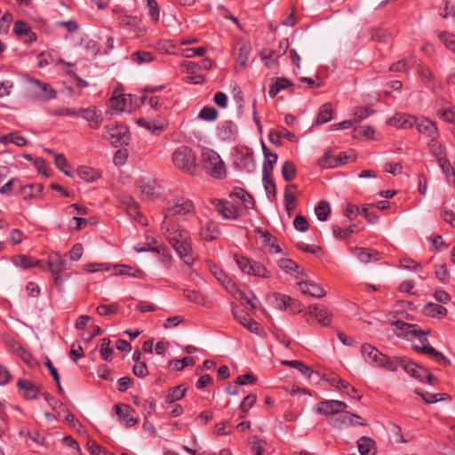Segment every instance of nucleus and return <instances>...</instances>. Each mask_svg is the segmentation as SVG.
<instances>
[{
  "label": "nucleus",
  "instance_id": "nucleus-33",
  "mask_svg": "<svg viewBox=\"0 0 455 455\" xmlns=\"http://www.w3.org/2000/svg\"><path fill=\"white\" fill-rule=\"evenodd\" d=\"M331 384L339 390L346 391L347 394L353 398H355L357 400H360L362 398V395L355 396L354 395L357 393V389L340 378H333L331 380Z\"/></svg>",
  "mask_w": 455,
  "mask_h": 455
},
{
  "label": "nucleus",
  "instance_id": "nucleus-26",
  "mask_svg": "<svg viewBox=\"0 0 455 455\" xmlns=\"http://www.w3.org/2000/svg\"><path fill=\"white\" fill-rule=\"evenodd\" d=\"M13 31L18 36L23 37L26 42L36 40V34L31 32L30 27L22 20L15 22Z\"/></svg>",
  "mask_w": 455,
  "mask_h": 455
},
{
  "label": "nucleus",
  "instance_id": "nucleus-11",
  "mask_svg": "<svg viewBox=\"0 0 455 455\" xmlns=\"http://www.w3.org/2000/svg\"><path fill=\"white\" fill-rule=\"evenodd\" d=\"M329 424L337 428H343L347 426H366V421L355 413L349 411H344L343 415H339L336 418H331Z\"/></svg>",
  "mask_w": 455,
  "mask_h": 455
},
{
  "label": "nucleus",
  "instance_id": "nucleus-50",
  "mask_svg": "<svg viewBox=\"0 0 455 455\" xmlns=\"http://www.w3.org/2000/svg\"><path fill=\"white\" fill-rule=\"evenodd\" d=\"M392 38V34L385 28H374L371 32V39L376 42L387 43Z\"/></svg>",
  "mask_w": 455,
  "mask_h": 455
},
{
  "label": "nucleus",
  "instance_id": "nucleus-25",
  "mask_svg": "<svg viewBox=\"0 0 455 455\" xmlns=\"http://www.w3.org/2000/svg\"><path fill=\"white\" fill-rule=\"evenodd\" d=\"M422 312L428 317L442 318L447 315V309L442 305L429 302L423 307Z\"/></svg>",
  "mask_w": 455,
  "mask_h": 455
},
{
  "label": "nucleus",
  "instance_id": "nucleus-36",
  "mask_svg": "<svg viewBox=\"0 0 455 455\" xmlns=\"http://www.w3.org/2000/svg\"><path fill=\"white\" fill-rule=\"evenodd\" d=\"M142 196L151 198L158 195L157 187L155 181L143 182L139 185Z\"/></svg>",
  "mask_w": 455,
  "mask_h": 455
},
{
  "label": "nucleus",
  "instance_id": "nucleus-61",
  "mask_svg": "<svg viewBox=\"0 0 455 455\" xmlns=\"http://www.w3.org/2000/svg\"><path fill=\"white\" fill-rule=\"evenodd\" d=\"M372 113H374V110L369 108L368 107H357L354 109L353 120L355 123L360 122L368 117Z\"/></svg>",
  "mask_w": 455,
  "mask_h": 455
},
{
  "label": "nucleus",
  "instance_id": "nucleus-20",
  "mask_svg": "<svg viewBox=\"0 0 455 455\" xmlns=\"http://www.w3.org/2000/svg\"><path fill=\"white\" fill-rule=\"evenodd\" d=\"M418 117L407 114H396L389 120V124L398 128L408 129L415 126Z\"/></svg>",
  "mask_w": 455,
  "mask_h": 455
},
{
  "label": "nucleus",
  "instance_id": "nucleus-7",
  "mask_svg": "<svg viewBox=\"0 0 455 455\" xmlns=\"http://www.w3.org/2000/svg\"><path fill=\"white\" fill-rule=\"evenodd\" d=\"M109 143L116 148L126 146L129 144L130 133L125 125L113 124L105 127Z\"/></svg>",
  "mask_w": 455,
  "mask_h": 455
},
{
  "label": "nucleus",
  "instance_id": "nucleus-19",
  "mask_svg": "<svg viewBox=\"0 0 455 455\" xmlns=\"http://www.w3.org/2000/svg\"><path fill=\"white\" fill-rule=\"evenodd\" d=\"M308 314L316 318L317 322L323 326H327L331 323L332 315L324 306L310 305Z\"/></svg>",
  "mask_w": 455,
  "mask_h": 455
},
{
  "label": "nucleus",
  "instance_id": "nucleus-8",
  "mask_svg": "<svg viewBox=\"0 0 455 455\" xmlns=\"http://www.w3.org/2000/svg\"><path fill=\"white\" fill-rule=\"evenodd\" d=\"M194 204L191 200L179 197L172 202H169L164 208L165 219L172 216L185 215L194 212Z\"/></svg>",
  "mask_w": 455,
  "mask_h": 455
},
{
  "label": "nucleus",
  "instance_id": "nucleus-39",
  "mask_svg": "<svg viewBox=\"0 0 455 455\" xmlns=\"http://www.w3.org/2000/svg\"><path fill=\"white\" fill-rule=\"evenodd\" d=\"M320 164L323 167H336L345 164V161H342L340 157H335L330 152H325L320 160Z\"/></svg>",
  "mask_w": 455,
  "mask_h": 455
},
{
  "label": "nucleus",
  "instance_id": "nucleus-58",
  "mask_svg": "<svg viewBox=\"0 0 455 455\" xmlns=\"http://www.w3.org/2000/svg\"><path fill=\"white\" fill-rule=\"evenodd\" d=\"M218 116V111L213 107H204L198 115V117L204 121H214Z\"/></svg>",
  "mask_w": 455,
  "mask_h": 455
},
{
  "label": "nucleus",
  "instance_id": "nucleus-40",
  "mask_svg": "<svg viewBox=\"0 0 455 455\" xmlns=\"http://www.w3.org/2000/svg\"><path fill=\"white\" fill-rule=\"evenodd\" d=\"M186 390L187 389L183 387V385H180L171 388L166 396V403H172L176 401L182 399L186 394Z\"/></svg>",
  "mask_w": 455,
  "mask_h": 455
},
{
  "label": "nucleus",
  "instance_id": "nucleus-31",
  "mask_svg": "<svg viewBox=\"0 0 455 455\" xmlns=\"http://www.w3.org/2000/svg\"><path fill=\"white\" fill-rule=\"evenodd\" d=\"M332 113L333 110L331 103H324L319 109L315 124L320 125L330 122L332 119Z\"/></svg>",
  "mask_w": 455,
  "mask_h": 455
},
{
  "label": "nucleus",
  "instance_id": "nucleus-14",
  "mask_svg": "<svg viewBox=\"0 0 455 455\" xmlns=\"http://www.w3.org/2000/svg\"><path fill=\"white\" fill-rule=\"evenodd\" d=\"M412 347L418 353L429 355L443 367L451 364L449 358L431 346L419 347V345L413 344Z\"/></svg>",
  "mask_w": 455,
  "mask_h": 455
},
{
  "label": "nucleus",
  "instance_id": "nucleus-22",
  "mask_svg": "<svg viewBox=\"0 0 455 455\" xmlns=\"http://www.w3.org/2000/svg\"><path fill=\"white\" fill-rule=\"evenodd\" d=\"M235 164L240 169L244 170L247 172H252L256 167L252 152L237 155Z\"/></svg>",
  "mask_w": 455,
  "mask_h": 455
},
{
  "label": "nucleus",
  "instance_id": "nucleus-53",
  "mask_svg": "<svg viewBox=\"0 0 455 455\" xmlns=\"http://www.w3.org/2000/svg\"><path fill=\"white\" fill-rule=\"evenodd\" d=\"M399 357H396L395 360H392L390 357L382 355V356L379 359V362L378 363V366L383 367L386 370L395 371L397 369V365H399V363L397 361Z\"/></svg>",
  "mask_w": 455,
  "mask_h": 455
},
{
  "label": "nucleus",
  "instance_id": "nucleus-35",
  "mask_svg": "<svg viewBox=\"0 0 455 455\" xmlns=\"http://www.w3.org/2000/svg\"><path fill=\"white\" fill-rule=\"evenodd\" d=\"M282 363L283 365L290 366L291 368H294L298 371H299L304 376L310 378L312 373L314 372L313 370L307 366L303 362L298 361V360H285L283 361Z\"/></svg>",
  "mask_w": 455,
  "mask_h": 455
},
{
  "label": "nucleus",
  "instance_id": "nucleus-63",
  "mask_svg": "<svg viewBox=\"0 0 455 455\" xmlns=\"http://www.w3.org/2000/svg\"><path fill=\"white\" fill-rule=\"evenodd\" d=\"M439 38L448 50L455 53V35L449 34L447 32H442L439 35Z\"/></svg>",
  "mask_w": 455,
  "mask_h": 455
},
{
  "label": "nucleus",
  "instance_id": "nucleus-51",
  "mask_svg": "<svg viewBox=\"0 0 455 455\" xmlns=\"http://www.w3.org/2000/svg\"><path fill=\"white\" fill-rule=\"evenodd\" d=\"M278 156L277 154H274L273 156H266L263 162L262 166V175L267 177V175H271L274 170L275 164H276Z\"/></svg>",
  "mask_w": 455,
  "mask_h": 455
},
{
  "label": "nucleus",
  "instance_id": "nucleus-57",
  "mask_svg": "<svg viewBox=\"0 0 455 455\" xmlns=\"http://www.w3.org/2000/svg\"><path fill=\"white\" fill-rule=\"evenodd\" d=\"M87 451L91 455H114L94 441H87Z\"/></svg>",
  "mask_w": 455,
  "mask_h": 455
},
{
  "label": "nucleus",
  "instance_id": "nucleus-43",
  "mask_svg": "<svg viewBox=\"0 0 455 455\" xmlns=\"http://www.w3.org/2000/svg\"><path fill=\"white\" fill-rule=\"evenodd\" d=\"M131 59L137 64L149 63L154 60V55L150 52L137 51L131 55Z\"/></svg>",
  "mask_w": 455,
  "mask_h": 455
},
{
  "label": "nucleus",
  "instance_id": "nucleus-55",
  "mask_svg": "<svg viewBox=\"0 0 455 455\" xmlns=\"http://www.w3.org/2000/svg\"><path fill=\"white\" fill-rule=\"evenodd\" d=\"M183 295L190 302H194L199 305L204 304V298L200 292L195 290L184 289Z\"/></svg>",
  "mask_w": 455,
  "mask_h": 455
},
{
  "label": "nucleus",
  "instance_id": "nucleus-48",
  "mask_svg": "<svg viewBox=\"0 0 455 455\" xmlns=\"http://www.w3.org/2000/svg\"><path fill=\"white\" fill-rule=\"evenodd\" d=\"M315 214L320 221L327 220L328 215L331 213V207L328 202L320 201L315 209Z\"/></svg>",
  "mask_w": 455,
  "mask_h": 455
},
{
  "label": "nucleus",
  "instance_id": "nucleus-41",
  "mask_svg": "<svg viewBox=\"0 0 455 455\" xmlns=\"http://www.w3.org/2000/svg\"><path fill=\"white\" fill-rule=\"evenodd\" d=\"M36 85L39 89L38 97L44 100H48L55 97V92L47 84L35 81Z\"/></svg>",
  "mask_w": 455,
  "mask_h": 455
},
{
  "label": "nucleus",
  "instance_id": "nucleus-24",
  "mask_svg": "<svg viewBox=\"0 0 455 455\" xmlns=\"http://www.w3.org/2000/svg\"><path fill=\"white\" fill-rule=\"evenodd\" d=\"M266 300L271 307L279 310H285L289 296L279 292H273L266 296Z\"/></svg>",
  "mask_w": 455,
  "mask_h": 455
},
{
  "label": "nucleus",
  "instance_id": "nucleus-46",
  "mask_svg": "<svg viewBox=\"0 0 455 455\" xmlns=\"http://www.w3.org/2000/svg\"><path fill=\"white\" fill-rule=\"evenodd\" d=\"M416 394L421 396V398L427 403H434L442 400H445L447 398H451L448 394H431L428 392L426 393H420L419 391L416 390Z\"/></svg>",
  "mask_w": 455,
  "mask_h": 455
},
{
  "label": "nucleus",
  "instance_id": "nucleus-44",
  "mask_svg": "<svg viewBox=\"0 0 455 455\" xmlns=\"http://www.w3.org/2000/svg\"><path fill=\"white\" fill-rule=\"evenodd\" d=\"M297 173L294 164L291 161H286L282 167V175L284 180L291 181L295 179Z\"/></svg>",
  "mask_w": 455,
  "mask_h": 455
},
{
  "label": "nucleus",
  "instance_id": "nucleus-10",
  "mask_svg": "<svg viewBox=\"0 0 455 455\" xmlns=\"http://www.w3.org/2000/svg\"><path fill=\"white\" fill-rule=\"evenodd\" d=\"M347 408L346 403L339 400H323L316 404L315 411L327 417H332L344 412Z\"/></svg>",
  "mask_w": 455,
  "mask_h": 455
},
{
  "label": "nucleus",
  "instance_id": "nucleus-1",
  "mask_svg": "<svg viewBox=\"0 0 455 455\" xmlns=\"http://www.w3.org/2000/svg\"><path fill=\"white\" fill-rule=\"evenodd\" d=\"M172 161L174 167L184 173L191 175L196 173V154L190 147L184 145L178 147L172 155Z\"/></svg>",
  "mask_w": 455,
  "mask_h": 455
},
{
  "label": "nucleus",
  "instance_id": "nucleus-47",
  "mask_svg": "<svg viewBox=\"0 0 455 455\" xmlns=\"http://www.w3.org/2000/svg\"><path fill=\"white\" fill-rule=\"evenodd\" d=\"M49 154H51L53 156L55 165L58 169H60L62 172H64L68 176H71V173L65 169L66 166H68L67 161L65 156L62 154H57L52 149L46 150Z\"/></svg>",
  "mask_w": 455,
  "mask_h": 455
},
{
  "label": "nucleus",
  "instance_id": "nucleus-54",
  "mask_svg": "<svg viewBox=\"0 0 455 455\" xmlns=\"http://www.w3.org/2000/svg\"><path fill=\"white\" fill-rule=\"evenodd\" d=\"M12 261L15 266L25 269L29 268L34 265V260L31 258L25 255L13 256Z\"/></svg>",
  "mask_w": 455,
  "mask_h": 455
},
{
  "label": "nucleus",
  "instance_id": "nucleus-6",
  "mask_svg": "<svg viewBox=\"0 0 455 455\" xmlns=\"http://www.w3.org/2000/svg\"><path fill=\"white\" fill-rule=\"evenodd\" d=\"M234 259L239 269L244 274L262 278L270 277L267 269L260 262L251 261L245 256L239 254H235Z\"/></svg>",
  "mask_w": 455,
  "mask_h": 455
},
{
  "label": "nucleus",
  "instance_id": "nucleus-2",
  "mask_svg": "<svg viewBox=\"0 0 455 455\" xmlns=\"http://www.w3.org/2000/svg\"><path fill=\"white\" fill-rule=\"evenodd\" d=\"M203 167L212 177L224 179L226 177V166L220 155L211 149L204 148L202 150Z\"/></svg>",
  "mask_w": 455,
  "mask_h": 455
},
{
  "label": "nucleus",
  "instance_id": "nucleus-34",
  "mask_svg": "<svg viewBox=\"0 0 455 455\" xmlns=\"http://www.w3.org/2000/svg\"><path fill=\"white\" fill-rule=\"evenodd\" d=\"M87 122H89V125L92 128L96 129L100 127L102 122L101 111L95 107L87 108Z\"/></svg>",
  "mask_w": 455,
  "mask_h": 455
},
{
  "label": "nucleus",
  "instance_id": "nucleus-13",
  "mask_svg": "<svg viewBox=\"0 0 455 455\" xmlns=\"http://www.w3.org/2000/svg\"><path fill=\"white\" fill-rule=\"evenodd\" d=\"M232 313L234 317L248 331L256 334L260 332L259 324L246 311L239 307H234Z\"/></svg>",
  "mask_w": 455,
  "mask_h": 455
},
{
  "label": "nucleus",
  "instance_id": "nucleus-52",
  "mask_svg": "<svg viewBox=\"0 0 455 455\" xmlns=\"http://www.w3.org/2000/svg\"><path fill=\"white\" fill-rule=\"evenodd\" d=\"M427 145L437 162L440 158H446L443 155L444 148L436 140V139L429 140Z\"/></svg>",
  "mask_w": 455,
  "mask_h": 455
},
{
  "label": "nucleus",
  "instance_id": "nucleus-9",
  "mask_svg": "<svg viewBox=\"0 0 455 455\" xmlns=\"http://www.w3.org/2000/svg\"><path fill=\"white\" fill-rule=\"evenodd\" d=\"M212 204L226 220H237L241 216V209L228 200L214 198L212 200Z\"/></svg>",
  "mask_w": 455,
  "mask_h": 455
},
{
  "label": "nucleus",
  "instance_id": "nucleus-30",
  "mask_svg": "<svg viewBox=\"0 0 455 455\" xmlns=\"http://www.w3.org/2000/svg\"><path fill=\"white\" fill-rule=\"evenodd\" d=\"M233 196L240 199L246 208H253L255 206L252 196L242 188H235L230 194V197Z\"/></svg>",
  "mask_w": 455,
  "mask_h": 455
},
{
  "label": "nucleus",
  "instance_id": "nucleus-59",
  "mask_svg": "<svg viewBox=\"0 0 455 455\" xmlns=\"http://www.w3.org/2000/svg\"><path fill=\"white\" fill-rule=\"evenodd\" d=\"M251 47L245 44H241L238 47V56H237V62L243 66L245 67L246 63L249 60Z\"/></svg>",
  "mask_w": 455,
  "mask_h": 455
},
{
  "label": "nucleus",
  "instance_id": "nucleus-18",
  "mask_svg": "<svg viewBox=\"0 0 455 455\" xmlns=\"http://www.w3.org/2000/svg\"><path fill=\"white\" fill-rule=\"evenodd\" d=\"M298 285L303 294L315 298H323L326 295L324 289L313 281H302L298 283Z\"/></svg>",
  "mask_w": 455,
  "mask_h": 455
},
{
  "label": "nucleus",
  "instance_id": "nucleus-49",
  "mask_svg": "<svg viewBox=\"0 0 455 455\" xmlns=\"http://www.w3.org/2000/svg\"><path fill=\"white\" fill-rule=\"evenodd\" d=\"M100 354L103 360L108 361L113 354V348L110 347V339L103 338L100 340Z\"/></svg>",
  "mask_w": 455,
  "mask_h": 455
},
{
  "label": "nucleus",
  "instance_id": "nucleus-56",
  "mask_svg": "<svg viewBox=\"0 0 455 455\" xmlns=\"http://www.w3.org/2000/svg\"><path fill=\"white\" fill-rule=\"evenodd\" d=\"M438 164L442 168L443 173L446 178L450 180L451 177L453 178V182L455 183V170L451 166L450 161L447 158H440L438 159Z\"/></svg>",
  "mask_w": 455,
  "mask_h": 455
},
{
  "label": "nucleus",
  "instance_id": "nucleus-15",
  "mask_svg": "<svg viewBox=\"0 0 455 455\" xmlns=\"http://www.w3.org/2000/svg\"><path fill=\"white\" fill-rule=\"evenodd\" d=\"M237 133V125L233 121H225L217 127V135L224 141L235 140Z\"/></svg>",
  "mask_w": 455,
  "mask_h": 455
},
{
  "label": "nucleus",
  "instance_id": "nucleus-21",
  "mask_svg": "<svg viewBox=\"0 0 455 455\" xmlns=\"http://www.w3.org/2000/svg\"><path fill=\"white\" fill-rule=\"evenodd\" d=\"M361 352L368 363L376 365H378V363L383 355L376 347L368 343H365L361 347Z\"/></svg>",
  "mask_w": 455,
  "mask_h": 455
},
{
  "label": "nucleus",
  "instance_id": "nucleus-37",
  "mask_svg": "<svg viewBox=\"0 0 455 455\" xmlns=\"http://www.w3.org/2000/svg\"><path fill=\"white\" fill-rule=\"evenodd\" d=\"M262 182L268 199L275 201L276 199V187L271 175H267V177L262 175Z\"/></svg>",
  "mask_w": 455,
  "mask_h": 455
},
{
  "label": "nucleus",
  "instance_id": "nucleus-62",
  "mask_svg": "<svg viewBox=\"0 0 455 455\" xmlns=\"http://www.w3.org/2000/svg\"><path fill=\"white\" fill-rule=\"evenodd\" d=\"M118 22L122 26L136 28L141 23V20L137 16L122 15L118 18Z\"/></svg>",
  "mask_w": 455,
  "mask_h": 455
},
{
  "label": "nucleus",
  "instance_id": "nucleus-32",
  "mask_svg": "<svg viewBox=\"0 0 455 455\" xmlns=\"http://www.w3.org/2000/svg\"><path fill=\"white\" fill-rule=\"evenodd\" d=\"M161 229L164 233L168 241L170 236H174L175 238H178L180 233L187 232L186 230L180 229L179 225L168 222L165 217L164 218V220L161 223Z\"/></svg>",
  "mask_w": 455,
  "mask_h": 455
},
{
  "label": "nucleus",
  "instance_id": "nucleus-64",
  "mask_svg": "<svg viewBox=\"0 0 455 455\" xmlns=\"http://www.w3.org/2000/svg\"><path fill=\"white\" fill-rule=\"evenodd\" d=\"M438 116L447 123L455 124V108L440 109Z\"/></svg>",
  "mask_w": 455,
  "mask_h": 455
},
{
  "label": "nucleus",
  "instance_id": "nucleus-23",
  "mask_svg": "<svg viewBox=\"0 0 455 455\" xmlns=\"http://www.w3.org/2000/svg\"><path fill=\"white\" fill-rule=\"evenodd\" d=\"M17 386L20 390L22 392V395L27 399H36L39 393V388L37 386L33 384L31 381L27 379H19L17 382Z\"/></svg>",
  "mask_w": 455,
  "mask_h": 455
},
{
  "label": "nucleus",
  "instance_id": "nucleus-29",
  "mask_svg": "<svg viewBox=\"0 0 455 455\" xmlns=\"http://www.w3.org/2000/svg\"><path fill=\"white\" fill-rule=\"evenodd\" d=\"M48 267L53 274H59L68 268L66 258H62L59 253H55L50 257Z\"/></svg>",
  "mask_w": 455,
  "mask_h": 455
},
{
  "label": "nucleus",
  "instance_id": "nucleus-5",
  "mask_svg": "<svg viewBox=\"0 0 455 455\" xmlns=\"http://www.w3.org/2000/svg\"><path fill=\"white\" fill-rule=\"evenodd\" d=\"M188 232H181L179 234V237L174 236L169 237V243L172 244L177 254L188 266H192L194 263V257L191 254V245L188 242Z\"/></svg>",
  "mask_w": 455,
  "mask_h": 455
},
{
  "label": "nucleus",
  "instance_id": "nucleus-28",
  "mask_svg": "<svg viewBox=\"0 0 455 455\" xmlns=\"http://www.w3.org/2000/svg\"><path fill=\"white\" fill-rule=\"evenodd\" d=\"M220 235V230L218 225L212 221L208 222L200 230V236L204 241H213Z\"/></svg>",
  "mask_w": 455,
  "mask_h": 455
},
{
  "label": "nucleus",
  "instance_id": "nucleus-38",
  "mask_svg": "<svg viewBox=\"0 0 455 455\" xmlns=\"http://www.w3.org/2000/svg\"><path fill=\"white\" fill-rule=\"evenodd\" d=\"M0 141L4 145L13 143L18 147H23L27 143V140L18 132H11L9 134L3 135L0 137Z\"/></svg>",
  "mask_w": 455,
  "mask_h": 455
},
{
  "label": "nucleus",
  "instance_id": "nucleus-42",
  "mask_svg": "<svg viewBox=\"0 0 455 455\" xmlns=\"http://www.w3.org/2000/svg\"><path fill=\"white\" fill-rule=\"evenodd\" d=\"M196 363L192 357H183L182 359H173L170 361L169 367L175 371H181L187 366H194Z\"/></svg>",
  "mask_w": 455,
  "mask_h": 455
},
{
  "label": "nucleus",
  "instance_id": "nucleus-3",
  "mask_svg": "<svg viewBox=\"0 0 455 455\" xmlns=\"http://www.w3.org/2000/svg\"><path fill=\"white\" fill-rule=\"evenodd\" d=\"M399 365L411 377L420 382H427L432 386L435 385L436 378L427 369L412 362L407 357L397 359Z\"/></svg>",
  "mask_w": 455,
  "mask_h": 455
},
{
  "label": "nucleus",
  "instance_id": "nucleus-16",
  "mask_svg": "<svg viewBox=\"0 0 455 455\" xmlns=\"http://www.w3.org/2000/svg\"><path fill=\"white\" fill-rule=\"evenodd\" d=\"M415 126L419 133L426 135L430 140L436 139L439 136L435 123L427 118H418Z\"/></svg>",
  "mask_w": 455,
  "mask_h": 455
},
{
  "label": "nucleus",
  "instance_id": "nucleus-45",
  "mask_svg": "<svg viewBox=\"0 0 455 455\" xmlns=\"http://www.w3.org/2000/svg\"><path fill=\"white\" fill-rule=\"evenodd\" d=\"M332 232L336 238L345 240L349 238L350 235L355 232V225L349 226L346 228H341L338 225H333Z\"/></svg>",
  "mask_w": 455,
  "mask_h": 455
},
{
  "label": "nucleus",
  "instance_id": "nucleus-12",
  "mask_svg": "<svg viewBox=\"0 0 455 455\" xmlns=\"http://www.w3.org/2000/svg\"><path fill=\"white\" fill-rule=\"evenodd\" d=\"M114 408L118 419L123 421L126 427H133L138 423V418H135L132 415L135 413V410L130 405L125 403H116Z\"/></svg>",
  "mask_w": 455,
  "mask_h": 455
},
{
  "label": "nucleus",
  "instance_id": "nucleus-60",
  "mask_svg": "<svg viewBox=\"0 0 455 455\" xmlns=\"http://www.w3.org/2000/svg\"><path fill=\"white\" fill-rule=\"evenodd\" d=\"M354 138H368L373 137L374 130L371 126H360L355 128L352 132Z\"/></svg>",
  "mask_w": 455,
  "mask_h": 455
},
{
  "label": "nucleus",
  "instance_id": "nucleus-4",
  "mask_svg": "<svg viewBox=\"0 0 455 455\" xmlns=\"http://www.w3.org/2000/svg\"><path fill=\"white\" fill-rule=\"evenodd\" d=\"M394 325L397 330L402 332L398 334L399 336H403L405 339H410L411 337H415L418 339L419 347L430 346L427 339V335L430 333V330H420L418 328L416 324L408 323L403 321L397 320L394 323Z\"/></svg>",
  "mask_w": 455,
  "mask_h": 455
},
{
  "label": "nucleus",
  "instance_id": "nucleus-17",
  "mask_svg": "<svg viewBox=\"0 0 455 455\" xmlns=\"http://www.w3.org/2000/svg\"><path fill=\"white\" fill-rule=\"evenodd\" d=\"M137 124L157 135L164 132L168 126V121L165 117H160L151 121H148L145 118H140L137 120Z\"/></svg>",
  "mask_w": 455,
  "mask_h": 455
},
{
  "label": "nucleus",
  "instance_id": "nucleus-27",
  "mask_svg": "<svg viewBox=\"0 0 455 455\" xmlns=\"http://www.w3.org/2000/svg\"><path fill=\"white\" fill-rule=\"evenodd\" d=\"M357 447L361 455H375L377 451L375 442L367 436L357 440Z\"/></svg>",
  "mask_w": 455,
  "mask_h": 455
}]
</instances>
